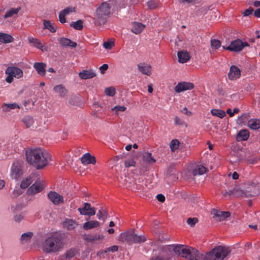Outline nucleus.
<instances>
[{
	"label": "nucleus",
	"mask_w": 260,
	"mask_h": 260,
	"mask_svg": "<svg viewBox=\"0 0 260 260\" xmlns=\"http://www.w3.org/2000/svg\"><path fill=\"white\" fill-rule=\"evenodd\" d=\"M173 246L176 254L189 260H222L230 252L228 247L222 246L216 247L206 254L200 253L195 248L184 247L183 245H174Z\"/></svg>",
	"instance_id": "nucleus-1"
},
{
	"label": "nucleus",
	"mask_w": 260,
	"mask_h": 260,
	"mask_svg": "<svg viewBox=\"0 0 260 260\" xmlns=\"http://www.w3.org/2000/svg\"><path fill=\"white\" fill-rule=\"evenodd\" d=\"M25 153L27 161L38 170L46 167L50 159V154L40 148L27 149Z\"/></svg>",
	"instance_id": "nucleus-2"
},
{
	"label": "nucleus",
	"mask_w": 260,
	"mask_h": 260,
	"mask_svg": "<svg viewBox=\"0 0 260 260\" xmlns=\"http://www.w3.org/2000/svg\"><path fill=\"white\" fill-rule=\"evenodd\" d=\"M63 236L60 233H54L45 241L43 250L47 253L57 252L61 251L64 246Z\"/></svg>",
	"instance_id": "nucleus-3"
},
{
	"label": "nucleus",
	"mask_w": 260,
	"mask_h": 260,
	"mask_svg": "<svg viewBox=\"0 0 260 260\" xmlns=\"http://www.w3.org/2000/svg\"><path fill=\"white\" fill-rule=\"evenodd\" d=\"M112 4L109 1L102 3L97 8L95 14V18L99 24H104L114 11L112 8Z\"/></svg>",
	"instance_id": "nucleus-4"
},
{
	"label": "nucleus",
	"mask_w": 260,
	"mask_h": 260,
	"mask_svg": "<svg viewBox=\"0 0 260 260\" xmlns=\"http://www.w3.org/2000/svg\"><path fill=\"white\" fill-rule=\"evenodd\" d=\"M5 73L8 75L6 81L9 83L13 82L14 77L19 79L23 76L22 70L16 67H8L5 71Z\"/></svg>",
	"instance_id": "nucleus-5"
},
{
	"label": "nucleus",
	"mask_w": 260,
	"mask_h": 260,
	"mask_svg": "<svg viewBox=\"0 0 260 260\" xmlns=\"http://www.w3.org/2000/svg\"><path fill=\"white\" fill-rule=\"evenodd\" d=\"M249 46L247 42H243L240 39H237L232 41L230 45L228 47L222 46V48L225 50L234 52H239L241 51L244 47Z\"/></svg>",
	"instance_id": "nucleus-6"
},
{
	"label": "nucleus",
	"mask_w": 260,
	"mask_h": 260,
	"mask_svg": "<svg viewBox=\"0 0 260 260\" xmlns=\"http://www.w3.org/2000/svg\"><path fill=\"white\" fill-rule=\"evenodd\" d=\"M78 211L81 215L92 216L94 215L96 213L95 209L92 207L88 203H84L82 208H79Z\"/></svg>",
	"instance_id": "nucleus-7"
},
{
	"label": "nucleus",
	"mask_w": 260,
	"mask_h": 260,
	"mask_svg": "<svg viewBox=\"0 0 260 260\" xmlns=\"http://www.w3.org/2000/svg\"><path fill=\"white\" fill-rule=\"evenodd\" d=\"M47 197L54 205H58L64 201L62 196L53 191H49L47 194Z\"/></svg>",
	"instance_id": "nucleus-8"
},
{
	"label": "nucleus",
	"mask_w": 260,
	"mask_h": 260,
	"mask_svg": "<svg viewBox=\"0 0 260 260\" xmlns=\"http://www.w3.org/2000/svg\"><path fill=\"white\" fill-rule=\"evenodd\" d=\"M194 88V85L190 82H180L178 83L174 88V90L177 93H180L182 91L190 90Z\"/></svg>",
	"instance_id": "nucleus-9"
},
{
	"label": "nucleus",
	"mask_w": 260,
	"mask_h": 260,
	"mask_svg": "<svg viewBox=\"0 0 260 260\" xmlns=\"http://www.w3.org/2000/svg\"><path fill=\"white\" fill-rule=\"evenodd\" d=\"M241 76V70L235 65L231 66L228 77L230 80H235L239 79Z\"/></svg>",
	"instance_id": "nucleus-10"
},
{
	"label": "nucleus",
	"mask_w": 260,
	"mask_h": 260,
	"mask_svg": "<svg viewBox=\"0 0 260 260\" xmlns=\"http://www.w3.org/2000/svg\"><path fill=\"white\" fill-rule=\"evenodd\" d=\"M159 255L161 256L162 260H170L173 256L171 246L166 245L162 246L161 248V251Z\"/></svg>",
	"instance_id": "nucleus-11"
},
{
	"label": "nucleus",
	"mask_w": 260,
	"mask_h": 260,
	"mask_svg": "<svg viewBox=\"0 0 260 260\" xmlns=\"http://www.w3.org/2000/svg\"><path fill=\"white\" fill-rule=\"evenodd\" d=\"M211 214L217 221H222L226 218L230 217L231 214L228 211H220L216 209H213Z\"/></svg>",
	"instance_id": "nucleus-12"
},
{
	"label": "nucleus",
	"mask_w": 260,
	"mask_h": 260,
	"mask_svg": "<svg viewBox=\"0 0 260 260\" xmlns=\"http://www.w3.org/2000/svg\"><path fill=\"white\" fill-rule=\"evenodd\" d=\"M76 12V8L74 7H68L62 11L59 14V20L61 23H64L66 22V16Z\"/></svg>",
	"instance_id": "nucleus-13"
},
{
	"label": "nucleus",
	"mask_w": 260,
	"mask_h": 260,
	"mask_svg": "<svg viewBox=\"0 0 260 260\" xmlns=\"http://www.w3.org/2000/svg\"><path fill=\"white\" fill-rule=\"evenodd\" d=\"M22 174L21 166L19 164L14 163L11 167V176L13 179H18Z\"/></svg>",
	"instance_id": "nucleus-14"
},
{
	"label": "nucleus",
	"mask_w": 260,
	"mask_h": 260,
	"mask_svg": "<svg viewBox=\"0 0 260 260\" xmlns=\"http://www.w3.org/2000/svg\"><path fill=\"white\" fill-rule=\"evenodd\" d=\"M112 4L113 11H116L124 8L127 5V0H109Z\"/></svg>",
	"instance_id": "nucleus-15"
},
{
	"label": "nucleus",
	"mask_w": 260,
	"mask_h": 260,
	"mask_svg": "<svg viewBox=\"0 0 260 260\" xmlns=\"http://www.w3.org/2000/svg\"><path fill=\"white\" fill-rule=\"evenodd\" d=\"M134 231H130L122 233L120 235V240L122 242H126L129 244H132Z\"/></svg>",
	"instance_id": "nucleus-16"
},
{
	"label": "nucleus",
	"mask_w": 260,
	"mask_h": 260,
	"mask_svg": "<svg viewBox=\"0 0 260 260\" xmlns=\"http://www.w3.org/2000/svg\"><path fill=\"white\" fill-rule=\"evenodd\" d=\"M54 91L60 98L65 97L68 92V90L62 84H59L53 87Z\"/></svg>",
	"instance_id": "nucleus-17"
},
{
	"label": "nucleus",
	"mask_w": 260,
	"mask_h": 260,
	"mask_svg": "<svg viewBox=\"0 0 260 260\" xmlns=\"http://www.w3.org/2000/svg\"><path fill=\"white\" fill-rule=\"evenodd\" d=\"M83 164H92L96 163V159L94 156L90 155L89 153L84 154L80 158Z\"/></svg>",
	"instance_id": "nucleus-18"
},
{
	"label": "nucleus",
	"mask_w": 260,
	"mask_h": 260,
	"mask_svg": "<svg viewBox=\"0 0 260 260\" xmlns=\"http://www.w3.org/2000/svg\"><path fill=\"white\" fill-rule=\"evenodd\" d=\"M44 188V186L41 183H35L27 190L30 194H35L41 192Z\"/></svg>",
	"instance_id": "nucleus-19"
},
{
	"label": "nucleus",
	"mask_w": 260,
	"mask_h": 260,
	"mask_svg": "<svg viewBox=\"0 0 260 260\" xmlns=\"http://www.w3.org/2000/svg\"><path fill=\"white\" fill-rule=\"evenodd\" d=\"M138 68L139 70L144 75L150 76L151 74V66L150 64L140 63L138 64Z\"/></svg>",
	"instance_id": "nucleus-20"
},
{
	"label": "nucleus",
	"mask_w": 260,
	"mask_h": 260,
	"mask_svg": "<svg viewBox=\"0 0 260 260\" xmlns=\"http://www.w3.org/2000/svg\"><path fill=\"white\" fill-rule=\"evenodd\" d=\"M21 7H17L16 8H11L7 10L4 16V18L5 19L14 17L16 18L17 15L19 12V11L21 10Z\"/></svg>",
	"instance_id": "nucleus-21"
},
{
	"label": "nucleus",
	"mask_w": 260,
	"mask_h": 260,
	"mask_svg": "<svg viewBox=\"0 0 260 260\" xmlns=\"http://www.w3.org/2000/svg\"><path fill=\"white\" fill-rule=\"evenodd\" d=\"M79 76L82 79H88L96 76V73L92 70H83L79 73Z\"/></svg>",
	"instance_id": "nucleus-22"
},
{
	"label": "nucleus",
	"mask_w": 260,
	"mask_h": 260,
	"mask_svg": "<svg viewBox=\"0 0 260 260\" xmlns=\"http://www.w3.org/2000/svg\"><path fill=\"white\" fill-rule=\"evenodd\" d=\"M145 27V25L141 22H134L132 24V31L138 35L140 34Z\"/></svg>",
	"instance_id": "nucleus-23"
},
{
	"label": "nucleus",
	"mask_w": 260,
	"mask_h": 260,
	"mask_svg": "<svg viewBox=\"0 0 260 260\" xmlns=\"http://www.w3.org/2000/svg\"><path fill=\"white\" fill-rule=\"evenodd\" d=\"M178 61L180 63L186 62L190 59V56L186 51H179L177 53Z\"/></svg>",
	"instance_id": "nucleus-24"
},
{
	"label": "nucleus",
	"mask_w": 260,
	"mask_h": 260,
	"mask_svg": "<svg viewBox=\"0 0 260 260\" xmlns=\"http://www.w3.org/2000/svg\"><path fill=\"white\" fill-rule=\"evenodd\" d=\"M59 43L62 46H69L72 48H75L77 46V43L76 42L66 38H60Z\"/></svg>",
	"instance_id": "nucleus-25"
},
{
	"label": "nucleus",
	"mask_w": 260,
	"mask_h": 260,
	"mask_svg": "<svg viewBox=\"0 0 260 260\" xmlns=\"http://www.w3.org/2000/svg\"><path fill=\"white\" fill-rule=\"evenodd\" d=\"M14 38L11 35L0 32V42L2 43H10L14 41Z\"/></svg>",
	"instance_id": "nucleus-26"
},
{
	"label": "nucleus",
	"mask_w": 260,
	"mask_h": 260,
	"mask_svg": "<svg viewBox=\"0 0 260 260\" xmlns=\"http://www.w3.org/2000/svg\"><path fill=\"white\" fill-rule=\"evenodd\" d=\"M247 126L252 129H258L260 127V119H250L247 122Z\"/></svg>",
	"instance_id": "nucleus-27"
},
{
	"label": "nucleus",
	"mask_w": 260,
	"mask_h": 260,
	"mask_svg": "<svg viewBox=\"0 0 260 260\" xmlns=\"http://www.w3.org/2000/svg\"><path fill=\"white\" fill-rule=\"evenodd\" d=\"M249 137V133L247 129H242L239 132L237 136V140L238 141H246Z\"/></svg>",
	"instance_id": "nucleus-28"
},
{
	"label": "nucleus",
	"mask_w": 260,
	"mask_h": 260,
	"mask_svg": "<svg viewBox=\"0 0 260 260\" xmlns=\"http://www.w3.org/2000/svg\"><path fill=\"white\" fill-rule=\"evenodd\" d=\"M45 66V64L42 62H36L34 67L40 75L44 76L46 73Z\"/></svg>",
	"instance_id": "nucleus-29"
},
{
	"label": "nucleus",
	"mask_w": 260,
	"mask_h": 260,
	"mask_svg": "<svg viewBox=\"0 0 260 260\" xmlns=\"http://www.w3.org/2000/svg\"><path fill=\"white\" fill-rule=\"evenodd\" d=\"M234 195L237 197H244L245 193L242 190L237 189L236 188H234L233 190H231L229 191H226L223 193V195L225 197L231 195Z\"/></svg>",
	"instance_id": "nucleus-30"
},
{
	"label": "nucleus",
	"mask_w": 260,
	"mask_h": 260,
	"mask_svg": "<svg viewBox=\"0 0 260 260\" xmlns=\"http://www.w3.org/2000/svg\"><path fill=\"white\" fill-rule=\"evenodd\" d=\"M104 237L100 234L85 235L83 237L84 240L88 242H91L98 240H101Z\"/></svg>",
	"instance_id": "nucleus-31"
},
{
	"label": "nucleus",
	"mask_w": 260,
	"mask_h": 260,
	"mask_svg": "<svg viewBox=\"0 0 260 260\" xmlns=\"http://www.w3.org/2000/svg\"><path fill=\"white\" fill-rule=\"evenodd\" d=\"M78 223L74 220L68 219L63 222V226L69 230H74L77 226Z\"/></svg>",
	"instance_id": "nucleus-32"
},
{
	"label": "nucleus",
	"mask_w": 260,
	"mask_h": 260,
	"mask_svg": "<svg viewBox=\"0 0 260 260\" xmlns=\"http://www.w3.org/2000/svg\"><path fill=\"white\" fill-rule=\"evenodd\" d=\"M44 28L49 30L51 32H55L57 30V27L49 20H44L43 22Z\"/></svg>",
	"instance_id": "nucleus-33"
},
{
	"label": "nucleus",
	"mask_w": 260,
	"mask_h": 260,
	"mask_svg": "<svg viewBox=\"0 0 260 260\" xmlns=\"http://www.w3.org/2000/svg\"><path fill=\"white\" fill-rule=\"evenodd\" d=\"M100 225V223L98 221L91 220L85 222L83 224V228L85 230H88Z\"/></svg>",
	"instance_id": "nucleus-34"
},
{
	"label": "nucleus",
	"mask_w": 260,
	"mask_h": 260,
	"mask_svg": "<svg viewBox=\"0 0 260 260\" xmlns=\"http://www.w3.org/2000/svg\"><path fill=\"white\" fill-rule=\"evenodd\" d=\"M77 251L75 248H71L67 250L62 256L63 260H70L76 254Z\"/></svg>",
	"instance_id": "nucleus-35"
},
{
	"label": "nucleus",
	"mask_w": 260,
	"mask_h": 260,
	"mask_svg": "<svg viewBox=\"0 0 260 260\" xmlns=\"http://www.w3.org/2000/svg\"><path fill=\"white\" fill-rule=\"evenodd\" d=\"M206 172V168L202 165H198L192 171L194 176L204 174Z\"/></svg>",
	"instance_id": "nucleus-36"
},
{
	"label": "nucleus",
	"mask_w": 260,
	"mask_h": 260,
	"mask_svg": "<svg viewBox=\"0 0 260 260\" xmlns=\"http://www.w3.org/2000/svg\"><path fill=\"white\" fill-rule=\"evenodd\" d=\"M146 241V238L145 236H139L136 234L134 232L133 234L132 244L133 243H141L144 242Z\"/></svg>",
	"instance_id": "nucleus-37"
},
{
	"label": "nucleus",
	"mask_w": 260,
	"mask_h": 260,
	"mask_svg": "<svg viewBox=\"0 0 260 260\" xmlns=\"http://www.w3.org/2000/svg\"><path fill=\"white\" fill-rule=\"evenodd\" d=\"M28 40L29 42L32 44L35 47L40 49H42L43 46L39 40L33 37H28Z\"/></svg>",
	"instance_id": "nucleus-38"
},
{
	"label": "nucleus",
	"mask_w": 260,
	"mask_h": 260,
	"mask_svg": "<svg viewBox=\"0 0 260 260\" xmlns=\"http://www.w3.org/2000/svg\"><path fill=\"white\" fill-rule=\"evenodd\" d=\"M20 108L19 106L16 103L4 104L2 106V110L5 112H8L11 109Z\"/></svg>",
	"instance_id": "nucleus-39"
},
{
	"label": "nucleus",
	"mask_w": 260,
	"mask_h": 260,
	"mask_svg": "<svg viewBox=\"0 0 260 260\" xmlns=\"http://www.w3.org/2000/svg\"><path fill=\"white\" fill-rule=\"evenodd\" d=\"M143 160L149 164H152L155 162V159L152 157L151 153L146 152L143 154Z\"/></svg>",
	"instance_id": "nucleus-40"
},
{
	"label": "nucleus",
	"mask_w": 260,
	"mask_h": 260,
	"mask_svg": "<svg viewBox=\"0 0 260 260\" xmlns=\"http://www.w3.org/2000/svg\"><path fill=\"white\" fill-rule=\"evenodd\" d=\"M211 113L213 116H217L220 118H223L226 115L224 111L216 109H212Z\"/></svg>",
	"instance_id": "nucleus-41"
},
{
	"label": "nucleus",
	"mask_w": 260,
	"mask_h": 260,
	"mask_svg": "<svg viewBox=\"0 0 260 260\" xmlns=\"http://www.w3.org/2000/svg\"><path fill=\"white\" fill-rule=\"evenodd\" d=\"M22 121L24 122L27 128H30L34 123L33 118L29 116L24 117Z\"/></svg>",
	"instance_id": "nucleus-42"
},
{
	"label": "nucleus",
	"mask_w": 260,
	"mask_h": 260,
	"mask_svg": "<svg viewBox=\"0 0 260 260\" xmlns=\"http://www.w3.org/2000/svg\"><path fill=\"white\" fill-rule=\"evenodd\" d=\"M180 142L177 139L172 140L170 143V147L172 152L175 151L179 147Z\"/></svg>",
	"instance_id": "nucleus-43"
},
{
	"label": "nucleus",
	"mask_w": 260,
	"mask_h": 260,
	"mask_svg": "<svg viewBox=\"0 0 260 260\" xmlns=\"http://www.w3.org/2000/svg\"><path fill=\"white\" fill-rule=\"evenodd\" d=\"M33 233L30 232L24 233L21 235V241L22 242H26L31 239Z\"/></svg>",
	"instance_id": "nucleus-44"
},
{
	"label": "nucleus",
	"mask_w": 260,
	"mask_h": 260,
	"mask_svg": "<svg viewBox=\"0 0 260 260\" xmlns=\"http://www.w3.org/2000/svg\"><path fill=\"white\" fill-rule=\"evenodd\" d=\"M71 26L75 29L80 30L83 28V21L81 20H78L76 22H72Z\"/></svg>",
	"instance_id": "nucleus-45"
},
{
	"label": "nucleus",
	"mask_w": 260,
	"mask_h": 260,
	"mask_svg": "<svg viewBox=\"0 0 260 260\" xmlns=\"http://www.w3.org/2000/svg\"><path fill=\"white\" fill-rule=\"evenodd\" d=\"M32 180L30 177H27L25 179L23 180L21 183L20 187L22 188H26L27 187L29 186V185L32 183Z\"/></svg>",
	"instance_id": "nucleus-46"
},
{
	"label": "nucleus",
	"mask_w": 260,
	"mask_h": 260,
	"mask_svg": "<svg viewBox=\"0 0 260 260\" xmlns=\"http://www.w3.org/2000/svg\"><path fill=\"white\" fill-rule=\"evenodd\" d=\"M118 249V247L116 245L112 246L110 247L107 248L106 249H105L103 251H100L98 253V254L100 255V256H101L104 253H107L108 252H115L117 251Z\"/></svg>",
	"instance_id": "nucleus-47"
},
{
	"label": "nucleus",
	"mask_w": 260,
	"mask_h": 260,
	"mask_svg": "<svg viewBox=\"0 0 260 260\" xmlns=\"http://www.w3.org/2000/svg\"><path fill=\"white\" fill-rule=\"evenodd\" d=\"M211 46L213 49H217L221 46V42L217 39H213L211 41Z\"/></svg>",
	"instance_id": "nucleus-48"
},
{
	"label": "nucleus",
	"mask_w": 260,
	"mask_h": 260,
	"mask_svg": "<svg viewBox=\"0 0 260 260\" xmlns=\"http://www.w3.org/2000/svg\"><path fill=\"white\" fill-rule=\"evenodd\" d=\"M105 93L107 95L113 96L115 94V89L113 87L106 88L105 89Z\"/></svg>",
	"instance_id": "nucleus-49"
},
{
	"label": "nucleus",
	"mask_w": 260,
	"mask_h": 260,
	"mask_svg": "<svg viewBox=\"0 0 260 260\" xmlns=\"http://www.w3.org/2000/svg\"><path fill=\"white\" fill-rule=\"evenodd\" d=\"M97 216L100 220H105L106 216H107V212L104 210L103 209L99 210Z\"/></svg>",
	"instance_id": "nucleus-50"
},
{
	"label": "nucleus",
	"mask_w": 260,
	"mask_h": 260,
	"mask_svg": "<svg viewBox=\"0 0 260 260\" xmlns=\"http://www.w3.org/2000/svg\"><path fill=\"white\" fill-rule=\"evenodd\" d=\"M210 9V7L209 6H204L198 10V13L199 15H204Z\"/></svg>",
	"instance_id": "nucleus-51"
},
{
	"label": "nucleus",
	"mask_w": 260,
	"mask_h": 260,
	"mask_svg": "<svg viewBox=\"0 0 260 260\" xmlns=\"http://www.w3.org/2000/svg\"><path fill=\"white\" fill-rule=\"evenodd\" d=\"M126 108L124 106H116L113 107L111 110L116 114H118L119 112L124 111Z\"/></svg>",
	"instance_id": "nucleus-52"
},
{
	"label": "nucleus",
	"mask_w": 260,
	"mask_h": 260,
	"mask_svg": "<svg viewBox=\"0 0 260 260\" xmlns=\"http://www.w3.org/2000/svg\"><path fill=\"white\" fill-rule=\"evenodd\" d=\"M187 223L190 226H193L196 223L198 222V219L197 218H188L187 219Z\"/></svg>",
	"instance_id": "nucleus-53"
},
{
	"label": "nucleus",
	"mask_w": 260,
	"mask_h": 260,
	"mask_svg": "<svg viewBox=\"0 0 260 260\" xmlns=\"http://www.w3.org/2000/svg\"><path fill=\"white\" fill-rule=\"evenodd\" d=\"M114 45V42L112 41L105 42L103 43V46L106 49H111Z\"/></svg>",
	"instance_id": "nucleus-54"
},
{
	"label": "nucleus",
	"mask_w": 260,
	"mask_h": 260,
	"mask_svg": "<svg viewBox=\"0 0 260 260\" xmlns=\"http://www.w3.org/2000/svg\"><path fill=\"white\" fill-rule=\"evenodd\" d=\"M157 6V3L154 1H150L147 2V6L150 9H155Z\"/></svg>",
	"instance_id": "nucleus-55"
},
{
	"label": "nucleus",
	"mask_w": 260,
	"mask_h": 260,
	"mask_svg": "<svg viewBox=\"0 0 260 260\" xmlns=\"http://www.w3.org/2000/svg\"><path fill=\"white\" fill-rule=\"evenodd\" d=\"M136 162L133 159H128L124 161V166L126 168H128L131 166H135Z\"/></svg>",
	"instance_id": "nucleus-56"
},
{
	"label": "nucleus",
	"mask_w": 260,
	"mask_h": 260,
	"mask_svg": "<svg viewBox=\"0 0 260 260\" xmlns=\"http://www.w3.org/2000/svg\"><path fill=\"white\" fill-rule=\"evenodd\" d=\"M253 12V8L249 7L248 9L245 10L243 13L242 14L243 16H248Z\"/></svg>",
	"instance_id": "nucleus-57"
},
{
	"label": "nucleus",
	"mask_w": 260,
	"mask_h": 260,
	"mask_svg": "<svg viewBox=\"0 0 260 260\" xmlns=\"http://www.w3.org/2000/svg\"><path fill=\"white\" fill-rule=\"evenodd\" d=\"M24 206L22 204H18L16 205L15 207H12V209L14 212L20 211L23 208Z\"/></svg>",
	"instance_id": "nucleus-58"
},
{
	"label": "nucleus",
	"mask_w": 260,
	"mask_h": 260,
	"mask_svg": "<svg viewBox=\"0 0 260 260\" xmlns=\"http://www.w3.org/2000/svg\"><path fill=\"white\" fill-rule=\"evenodd\" d=\"M174 121H175V124L176 125H182L184 123L183 121L180 118H179L178 117H177V116L175 117Z\"/></svg>",
	"instance_id": "nucleus-59"
},
{
	"label": "nucleus",
	"mask_w": 260,
	"mask_h": 260,
	"mask_svg": "<svg viewBox=\"0 0 260 260\" xmlns=\"http://www.w3.org/2000/svg\"><path fill=\"white\" fill-rule=\"evenodd\" d=\"M21 191L19 189H14L12 192V196L13 198H16L17 196L21 194Z\"/></svg>",
	"instance_id": "nucleus-60"
},
{
	"label": "nucleus",
	"mask_w": 260,
	"mask_h": 260,
	"mask_svg": "<svg viewBox=\"0 0 260 260\" xmlns=\"http://www.w3.org/2000/svg\"><path fill=\"white\" fill-rule=\"evenodd\" d=\"M108 69V65L107 64H104L100 67V70L102 74H104L105 71Z\"/></svg>",
	"instance_id": "nucleus-61"
},
{
	"label": "nucleus",
	"mask_w": 260,
	"mask_h": 260,
	"mask_svg": "<svg viewBox=\"0 0 260 260\" xmlns=\"http://www.w3.org/2000/svg\"><path fill=\"white\" fill-rule=\"evenodd\" d=\"M23 218V216L22 214L16 215L14 216L15 221L19 222Z\"/></svg>",
	"instance_id": "nucleus-62"
},
{
	"label": "nucleus",
	"mask_w": 260,
	"mask_h": 260,
	"mask_svg": "<svg viewBox=\"0 0 260 260\" xmlns=\"http://www.w3.org/2000/svg\"><path fill=\"white\" fill-rule=\"evenodd\" d=\"M156 198L158 201L161 203L164 202L165 201V197L162 194H158L156 196Z\"/></svg>",
	"instance_id": "nucleus-63"
},
{
	"label": "nucleus",
	"mask_w": 260,
	"mask_h": 260,
	"mask_svg": "<svg viewBox=\"0 0 260 260\" xmlns=\"http://www.w3.org/2000/svg\"><path fill=\"white\" fill-rule=\"evenodd\" d=\"M182 112L183 113H184V114H186V115L189 116H190L192 115V113H191V112H190V111H188V109H187L186 107L182 109Z\"/></svg>",
	"instance_id": "nucleus-64"
}]
</instances>
